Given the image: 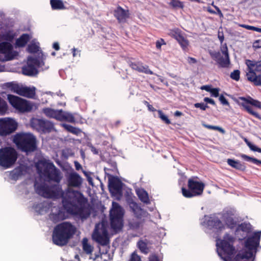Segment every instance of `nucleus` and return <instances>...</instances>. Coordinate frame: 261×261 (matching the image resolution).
<instances>
[{
  "instance_id": "nucleus-11",
  "label": "nucleus",
  "mask_w": 261,
  "mask_h": 261,
  "mask_svg": "<svg viewBox=\"0 0 261 261\" xmlns=\"http://www.w3.org/2000/svg\"><path fill=\"white\" fill-rule=\"evenodd\" d=\"M8 100L14 108L21 113L30 112L33 108L28 100L17 96L9 94Z\"/></svg>"
},
{
  "instance_id": "nucleus-10",
  "label": "nucleus",
  "mask_w": 261,
  "mask_h": 261,
  "mask_svg": "<svg viewBox=\"0 0 261 261\" xmlns=\"http://www.w3.org/2000/svg\"><path fill=\"white\" fill-rule=\"evenodd\" d=\"M246 64L248 67L247 79L253 82L255 86H261V74L257 75L256 72H261V60L259 61L247 60Z\"/></svg>"
},
{
  "instance_id": "nucleus-48",
  "label": "nucleus",
  "mask_w": 261,
  "mask_h": 261,
  "mask_svg": "<svg viewBox=\"0 0 261 261\" xmlns=\"http://www.w3.org/2000/svg\"><path fill=\"white\" fill-rule=\"evenodd\" d=\"M194 107L196 108H200L201 110L204 111L208 108V106L207 104L204 103H196L194 104Z\"/></svg>"
},
{
  "instance_id": "nucleus-60",
  "label": "nucleus",
  "mask_w": 261,
  "mask_h": 261,
  "mask_svg": "<svg viewBox=\"0 0 261 261\" xmlns=\"http://www.w3.org/2000/svg\"><path fill=\"white\" fill-rule=\"evenodd\" d=\"M218 38L221 42V43H222L224 40V35L223 34V33H222L221 34L220 33V32H219L218 33Z\"/></svg>"
},
{
  "instance_id": "nucleus-5",
  "label": "nucleus",
  "mask_w": 261,
  "mask_h": 261,
  "mask_svg": "<svg viewBox=\"0 0 261 261\" xmlns=\"http://www.w3.org/2000/svg\"><path fill=\"white\" fill-rule=\"evenodd\" d=\"M234 240L232 236L226 233L224 235L222 240L217 242L218 254L225 261L230 260L235 253V248L233 245Z\"/></svg>"
},
{
  "instance_id": "nucleus-51",
  "label": "nucleus",
  "mask_w": 261,
  "mask_h": 261,
  "mask_svg": "<svg viewBox=\"0 0 261 261\" xmlns=\"http://www.w3.org/2000/svg\"><path fill=\"white\" fill-rule=\"evenodd\" d=\"M210 93L211 94V96L217 97L219 96V89L217 88H212Z\"/></svg>"
},
{
  "instance_id": "nucleus-56",
  "label": "nucleus",
  "mask_w": 261,
  "mask_h": 261,
  "mask_svg": "<svg viewBox=\"0 0 261 261\" xmlns=\"http://www.w3.org/2000/svg\"><path fill=\"white\" fill-rule=\"evenodd\" d=\"M212 89V88L211 85H204L201 87V90H204L209 92H211Z\"/></svg>"
},
{
  "instance_id": "nucleus-32",
  "label": "nucleus",
  "mask_w": 261,
  "mask_h": 261,
  "mask_svg": "<svg viewBox=\"0 0 261 261\" xmlns=\"http://www.w3.org/2000/svg\"><path fill=\"white\" fill-rule=\"evenodd\" d=\"M169 35L172 38L176 39L177 41L184 37L182 31L178 28L171 30Z\"/></svg>"
},
{
  "instance_id": "nucleus-2",
  "label": "nucleus",
  "mask_w": 261,
  "mask_h": 261,
  "mask_svg": "<svg viewBox=\"0 0 261 261\" xmlns=\"http://www.w3.org/2000/svg\"><path fill=\"white\" fill-rule=\"evenodd\" d=\"M75 232L76 228L71 223L62 222L54 227L52 234L53 242L59 246L66 245Z\"/></svg>"
},
{
  "instance_id": "nucleus-31",
  "label": "nucleus",
  "mask_w": 261,
  "mask_h": 261,
  "mask_svg": "<svg viewBox=\"0 0 261 261\" xmlns=\"http://www.w3.org/2000/svg\"><path fill=\"white\" fill-rule=\"evenodd\" d=\"M50 4L53 10H63L66 8L61 0H50Z\"/></svg>"
},
{
  "instance_id": "nucleus-53",
  "label": "nucleus",
  "mask_w": 261,
  "mask_h": 261,
  "mask_svg": "<svg viewBox=\"0 0 261 261\" xmlns=\"http://www.w3.org/2000/svg\"><path fill=\"white\" fill-rule=\"evenodd\" d=\"M166 44V43L163 39H160V40L156 41L155 43L156 47L158 49H160L162 45Z\"/></svg>"
},
{
  "instance_id": "nucleus-25",
  "label": "nucleus",
  "mask_w": 261,
  "mask_h": 261,
  "mask_svg": "<svg viewBox=\"0 0 261 261\" xmlns=\"http://www.w3.org/2000/svg\"><path fill=\"white\" fill-rule=\"evenodd\" d=\"M35 90L36 88L34 87L32 88L23 87L20 95L29 98H33L36 94Z\"/></svg>"
},
{
  "instance_id": "nucleus-57",
  "label": "nucleus",
  "mask_w": 261,
  "mask_h": 261,
  "mask_svg": "<svg viewBox=\"0 0 261 261\" xmlns=\"http://www.w3.org/2000/svg\"><path fill=\"white\" fill-rule=\"evenodd\" d=\"M188 62L189 64H195L197 63V60L195 58L189 57L188 58Z\"/></svg>"
},
{
  "instance_id": "nucleus-1",
  "label": "nucleus",
  "mask_w": 261,
  "mask_h": 261,
  "mask_svg": "<svg viewBox=\"0 0 261 261\" xmlns=\"http://www.w3.org/2000/svg\"><path fill=\"white\" fill-rule=\"evenodd\" d=\"M35 186L36 193L44 198H62L63 207H57L56 212H52L49 215V219L53 223H57L66 219V213L78 216L82 219H86L90 216V209L86 205L87 200L80 192L72 190L65 193L59 184H40Z\"/></svg>"
},
{
  "instance_id": "nucleus-33",
  "label": "nucleus",
  "mask_w": 261,
  "mask_h": 261,
  "mask_svg": "<svg viewBox=\"0 0 261 261\" xmlns=\"http://www.w3.org/2000/svg\"><path fill=\"white\" fill-rule=\"evenodd\" d=\"M251 225L249 223H242L239 224L236 228V231L239 232L240 231H242L246 233H249L251 231Z\"/></svg>"
},
{
  "instance_id": "nucleus-36",
  "label": "nucleus",
  "mask_w": 261,
  "mask_h": 261,
  "mask_svg": "<svg viewBox=\"0 0 261 261\" xmlns=\"http://www.w3.org/2000/svg\"><path fill=\"white\" fill-rule=\"evenodd\" d=\"M83 248L87 254L91 253L93 251L92 247L88 243V240L86 238H84L83 240Z\"/></svg>"
},
{
  "instance_id": "nucleus-18",
  "label": "nucleus",
  "mask_w": 261,
  "mask_h": 261,
  "mask_svg": "<svg viewBox=\"0 0 261 261\" xmlns=\"http://www.w3.org/2000/svg\"><path fill=\"white\" fill-rule=\"evenodd\" d=\"M31 125L38 132L44 133L50 132L54 127L53 124L50 121L37 118L32 119Z\"/></svg>"
},
{
  "instance_id": "nucleus-23",
  "label": "nucleus",
  "mask_w": 261,
  "mask_h": 261,
  "mask_svg": "<svg viewBox=\"0 0 261 261\" xmlns=\"http://www.w3.org/2000/svg\"><path fill=\"white\" fill-rule=\"evenodd\" d=\"M67 181L68 186L71 187H80L82 184V178L76 172L71 173Z\"/></svg>"
},
{
  "instance_id": "nucleus-27",
  "label": "nucleus",
  "mask_w": 261,
  "mask_h": 261,
  "mask_svg": "<svg viewBox=\"0 0 261 261\" xmlns=\"http://www.w3.org/2000/svg\"><path fill=\"white\" fill-rule=\"evenodd\" d=\"M59 121H65L70 123H74L75 122L73 115L70 113L64 111L62 110V113L60 114Z\"/></svg>"
},
{
  "instance_id": "nucleus-17",
  "label": "nucleus",
  "mask_w": 261,
  "mask_h": 261,
  "mask_svg": "<svg viewBox=\"0 0 261 261\" xmlns=\"http://www.w3.org/2000/svg\"><path fill=\"white\" fill-rule=\"evenodd\" d=\"M203 223L210 229L215 230L217 231H221L225 229V224L215 215L205 216Z\"/></svg>"
},
{
  "instance_id": "nucleus-28",
  "label": "nucleus",
  "mask_w": 261,
  "mask_h": 261,
  "mask_svg": "<svg viewBox=\"0 0 261 261\" xmlns=\"http://www.w3.org/2000/svg\"><path fill=\"white\" fill-rule=\"evenodd\" d=\"M30 39V36L28 34H23L19 38L16 40L15 44L19 47H24L29 41Z\"/></svg>"
},
{
  "instance_id": "nucleus-4",
  "label": "nucleus",
  "mask_w": 261,
  "mask_h": 261,
  "mask_svg": "<svg viewBox=\"0 0 261 261\" xmlns=\"http://www.w3.org/2000/svg\"><path fill=\"white\" fill-rule=\"evenodd\" d=\"M13 142L19 149L27 153L34 152L37 148L36 138L31 133H17L13 136Z\"/></svg>"
},
{
  "instance_id": "nucleus-46",
  "label": "nucleus",
  "mask_w": 261,
  "mask_h": 261,
  "mask_svg": "<svg viewBox=\"0 0 261 261\" xmlns=\"http://www.w3.org/2000/svg\"><path fill=\"white\" fill-rule=\"evenodd\" d=\"M129 206L132 208L134 214H137L141 210V208L136 202H132L130 203Z\"/></svg>"
},
{
  "instance_id": "nucleus-22",
  "label": "nucleus",
  "mask_w": 261,
  "mask_h": 261,
  "mask_svg": "<svg viewBox=\"0 0 261 261\" xmlns=\"http://www.w3.org/2000/svg\"><path fill=\"white\" fill-rule=\"evenodd\" d=\"M129 66L133 70H136L139 72L144 73L152 75L153 72L149 69L147 65H143L141 62H133L129 63Z\"/></svg>"
},
{
  "instance_id": "nucleus-21",
  "label": "nucleus",
  "mask_w": 261,
  "mask_h": 261,
  "mask_svg": "<svg viewBox=\"0 0 261 261\" xmlns=\"http://www.w3.org/2000/svg\"><path fill=\"white\" fill-rule=\"evenodd\" d=\"M114 15L119 23L125 22L126 19L129 17V11L125 10L118 6L114 11Z\"/></svg>"
},
{
  "instance_id": "nucleus-24",
  "label": "nucleus",
  "mask_w": 261,
  "mask_h": 261,
  "mask_svg": "<svg viewBox=\"0 0 261 261\" xmlns=\"http://www.w3.org/2000/svg\"><path fill=\"white\" fill-rule=\"evenodd\" d=\"M42 112L46 117L54 118L59 121L62 110H55L50 108H45L43 109Z\"/></svg>"
},
{
  "instance_id": "nucleus-7",
  "label": "nucleus",
  "mask_w": 261,
  "mask_h": 261,
  "mask_svg": "<svg viewBox=\"0 0 261 261\" xmlns=\"http://www.w3.org/2000/svg\"><path fill=\"white\" fill-rule=\"evenodd\" d=\"M17 158L18 153L14 148L6 146L0 149V166L4 168L11 167Z\"/></svg>"
},
{
  "instance_id": "nucleus-40",
  "label": "nucleus",
  "mask_w": 261,
  "mask_h": 261,
  "mask_svg": "<svg viewBox=\"0 0 261 261\" xmlns=\"http://www.w3.org/2000/svg\"><path fill=\"white\" fill-rule=\"evenodd\" d=\"M169 4L173 8L183 9L184 7L183 3L179 0H171Z\"/></svg>"
},
{
  "instance_id": "nucleus-16",
  "label": "nucleus",
  "mask_w": 261,
  "mask_h": 261,
  "mask_svg": "<svg viewBox=\"0 0 261 261\" xmlns=\"http://www.w3.org/2000/svg\"><path fill=\"white\" fill-rule=\"evenodd\" d=\"M40 65V60L37 58L29 57L27 64L22 68L23 74L28 76H33L38 73L37 68Z\"/></svg>"
},
{
  "instance_id": "nucleus-59",
  "label": "nucleus",
  "mask_w": 261,
  "mask_h": 261,
  "mask_svg": "<svg viewBox=\"0 0 261 261\" xmlns=\"http://www.w3.org/2000/svg\"><path fill=\"white\" fill-rule=\"evenodd\" d=\"M74 166L76 170H79L82 168L81 165L77 161H74Z\"/></svg>"
},
{
  "instance_id": "nucleus-58",
  "label": "nucleus",
  "mask_w": 261,
  "mask_h": 261,
  "mask_svg": "<svg viewBox=\"0 0 261 261\" xmlns=\"http://www.w3.org/2000/svg\"><path fill=\"white\" fill-rule=\"evenodd\" d=\"M91 150L94 154H98L99 153L98 149H96L95 147L91 145L90 146Z\"/></svg>"
},
{
  "instance_id": "nucleus-34",
  "label": "nucleus",
  "mask_w": 261,
  "mask_h": 261,
  "mask_svg": "<svg viewBox=\"0 0 261 261\" xmlns=\"http://www.w3.org/2000/svg\"><path fill=\"white\" fill-rule=\"evenodd\" d=\"M62 126L66 130L76 135H78L81 132V130L80 128L75 127L69 124H63Z\"/></svg>"
},
{
  "instance_id": "nucleus-19",
  "label": "nucleus",
  "mask_w": 261,
  "mask_h": 261,
  "mask_svg": "<svg viewBox=\"0 0 261 261\" xmlns=\"http://www.w3.org/2000/svg\"><path fill=\"white\" fill-rule=\"evenodd\" d=\"M108 188L112 195L121 194L122 193V183L116 176L109 178Z\"/></svg>"
},
{
  "instance_id": "nucleus-26",
  "label": "nucleus",
  "mask_w": 261,
  "mask_h": 261,
  "mask_svg": "<svg viewBox=\"0 0 261 261\" xmlns=\"http://www.w3.org/2000/svg\"><path fill=\"white\" fill-rule=\"evenodd\" d=\"M227 164L231 167L236 169L244 171L246 170V166L244 164H242L239 161H236L233 159H228L227 160Z\"/></svg>"
},
{
  "instance_id": "nucleus-61",
  "label": "nucleus",
  "mask_w": 261,
  "mask_h": 261,
  "mask_svg": "<svg viewBox=\"0 0 261 261\" xmlns=\"http://www.w3.org/2000/svg\"><path fill=\"white\" fill-rule=\"evenodd\" d=\"M53 48L56 50H59L60 49L59 43L58 42H54L53 44Z\"/></svg>"
},
{
  "instance_id": "nucleus-42",
  "label": "nucleus",
  "mask_w": 261,
  "mask_h": 261,
  "mask_svg": "<svg viewBox=\"0 0 261 261\" xmlns=\"http://www.w3.org/2000/svg\"><path fill=\"white\" fill-rule=\"evenodd\" d=\"M177 42L180 44L181 47L184 50H187L189 44L188 40H187L186 38H185V37H184L181 39L179 40Z\"/></svg>"
},
{
  "instance_id": "nucleus-15",
  "label": "nucleus",
  "mask_w": 261,
  "mask_h": 261,
  "mask_svg": "<svg viewBox=\"0 0 261 261\" xmlns=\"http://www.w3.org/2000/svg\"><path fill=\"white\" fill-rule=\"evenodd\" d=\"M96 224L93 234V238L99 244L102 246H106L109 244V238L106 227L103 224L100 225Z\"/></svg>"
},
{
  "instance_id": "nucleus-14",
  "label": "nucleus",
  "mask_w": 261,
  "mask_h": 261,
  "mask_svg": "<svg viewBox=\"0 0 261 261\" xmlns=\"http://www.w3.org/2000/svg\"><path fill=\"white\" fill-rule=\"evenodd\" d=\"M221 50L224 56H222L219 51H217L211 54V57L215 61H216L219 67H228L230 62L228 48L226 43L222 45Z\"/></svg>"
},
{
  "instance_id": "nucleus-50",
  "label": "nucleus",
  "mask_w": 261,
  "mask_h": 261,
  "mask_svg": "<svg viewBox=\"0 0 261 261\" xmlns=\"http://www.w3.org/2000/svg\"><path fill=\"white\" fill-rule=\"evenodd\" d=\"M219 100L220 102L223 105L227 106H230L228 100L225 98V97L223 95H221L219 96Z\"/></svg>"
},
{
  "instance_id": "nucleus-38",
  "label": "nucleus",
  "mask_w": 261,
  "mask_h": 261,
  "mask_svg": "<svg viewBox=\"0 0 261 261\" xmlns=\"http://www.w3.org/2000/svg\"><path fill=\"white\" fill-rule=\"evenodd\" d=\"M240 156L245 160V161H248V162H251L255 164H261V161L257 160L256 158L250 157L247 155L244 154H241L240 155Z\"/></svg>"
},
{
  "instance_id": "nucleus-63",
  "label": "nucleus",
  "mask_w": 261,
  "mask_h": 261,
  "mask_svg": "<svg viewBox=\"0 0 261 261\" xmlns=\"http://www.w3.org/2000/svg\"><path fill=\"white\" fill-rule=\"evenodd\" d=\"M80 51L78 50L77 49L73 48L72 49V54L73 57L76 56L77 53H80Z\"/></svg>"
},
{
  "instance_id": "nucleus-55",
  "label": "nucleus",
  "mask_w": 261,
  "mask_h": 261,
  "mask_svg": "<svg viewBox=\"0 0 261 261\" xmlns=\"http://www.w3.org/2000/svg\"><path fill=\"white\" fill-rule=\"evenodd\" d=\"M239 25L242 28H245L248 30H252L254 29V26L244 24H240Z\"/></svg>"
},
{
  "instance_id": "nucleus-45",
  "label": "nucleus",
  "mask_w": 261,
  "mask_h": 261,
  "mask_svg": "<svg viewBox=\"0 0 261 261\" xmlns=\"http://www.w3.org/2000/svg\"><path fill=\"white\" fill-rule=\"evenodd\" d=\"M22 174V171L20 169H15L11 173L12 178L14 179H18L21 176Z\"/></svg>"
},
{
  "instance_id": "nucleus-62",
  "label": "nucleus",
  "mask_w": 261,
  "mask_h": 261,
  "mask_svg": "<svg viewBox=\"0 0 261 261\" xmlns=\"http://www.w3.org/2000/svg\"><path fill=\"white\" fill-rule=\"evenodd\" d=\"M147 108H148V109L149 111H151V112H155L156 111V109L151 105H148V106H147Z\"/></svg>"
},
{
  "instance_id": "nucleus-52",
  "label": "nucleus",
  "mask_w": 261,
  "mask_h": 261,
  "mask_svg": "<svg viewBox=\"0 0 261 261\" xmlns=\"http://www.w3.org/2000/svg\"><path fill=\"white\" fill-rule=\"evenodd\" d=\"M253 47L255 50L261 48V39L254 41L253 43Z\"/></svg>"
},
{
  "instance_id": "nucleus-37",
  "label": "nucleus",
  "mask_w": 261,
  "mask_h": 261,
  "mask_svg": "<svg viewBox=\"0 0 261 261\" xmlns=\"http://www.w3.org/2000/svg\"><path fill=\"white\" fill-rule=\"evenodd\" d=\"M137 246L142 252L145 253L148 252V249L147 248V244L146 242L142 240H139L137 243Z\"/></svg>"
},
{
  "instance_id": "nucleus-39",
  "label": "nucleus",
  "mask_w": 261,
  "mask_h": 261,
  "mask_svg": "<svg viewBox=\"0 0 261 261\" xmlns=\"http://www.w3.org/2000/svg\"><path fill=\"white\" fill-rule=\"evenodd\" d=\"M202 126L206 128L209 129L218 130L222 134H224L225 133V131L223 128H222L221 127L218 126H214V125H209V124H205V123H202Z\"/></svg>"
},
{
  "instance_id": "nucleus-49",
  "label": "nucleus",
  "mask_w": 261,
  "mask_h": 261,
  "mask_svg": "<svg viewBox=\"0 0 261 261\" xmlns=\"http://www.w3.org/2000/svg\"><path fill=\"white\" fill-rule=\"evenodd\" d=\"M129 261H141V257L135 252H133Z\"/></svg>"
},
{
  "instance_id": "nucleus-35",
  "label": "nucleus",
  "mask_w": 261,
  "mask_h": 261,
  "mask_svg": "<svg viewBox=\"0 0 261 261\" xmlns=\"http://www.w3.org/2000/svg\"><path fill=\"white\" fill-rule=\"evenodd\" d=\"M225 224L227 227L230 229L234 228L237 225V222L231 217H227L225 219Z\"/></svg>"
},
{
  "instance_id": "nucleus-13",
  "label": "nucleus",
  "mask_w": 261,
  "mask_h": 261,
  "mask_svg": "<svg viewBox=\"0 0 261 261\" xmlns=\"http://www.w3.org/2000/svg\"><path fill=\"white\" fill-rule=\"evenodd\" d=\"M43 175L47 181H53L58 184L62 178L60 170L53 163L47 164L43 169Z\"/></svg>"
},
{
  "instance_id": "nucleus-20",
  "label": "nucleus",
  "mask_w": 261,
  "mask_h": 261,
  "mask_svg": "<svg viewBox=\"0 0 261 261\" xmlns=\"http://www.w3.org/2000/svg\"><path fill=\"white\" fill-rule=\"evenodd\" d=\"M12 45L8 42L0 43V53L5 54L7 61H10L14 59L16 52L13 51Z\"/></svg>"
},
{
  "instance_id": "nucleus-12",
  "label": "nucleus",
  "mask_w": 261,
  "mask_h": 261,
  "mask_svg": "<svg viewBox=\"0 0 261 261\" xmlns=\"http://www.w3.org/2000/svg\"><path fill=\"white\" fill-rule=\"evenodd\" d=\"M17 126V123L12 118H0V136L6 137L12 134L16 130Z\"/></svg>"
},
{
  "instance_id": "nucleus-41",
  "label": "nucleus",
  "mask_w": 261,
  "mask_h": 261,
  "mask_svg": "<svg viewBox=\"0 0 261 261\" xmlns=\"http://www.w3.org/2000/svg\"><path fill=\"white\" fill-rule=\"evenodd\" d=\"M244 141L251 150H252L253 151H257L259 153H261V148H259V147L256 146L255 145H253V144H252L246 138H244Z\"/></svg>"
},
{
  "instance_id": "nucleus-29",
  "label": "nucleus",
  "mask_w": 261,
  "mask_h": 261,
  "mask_svg": "<svg viewBox=\"0 0 261 261\" xmlns=\"http://www.w3.org/2000/svg\"><path fill=\"white\" fill-rule=\"evenodd\" d=\"M137 194L139 199L143 203L146 204L150 203L148 194L144 189H141L137 190Z\"/></svg>"
},
{
  "instance_id": "nucleus-3",
  "label": "nucleus",
  "mask_w": 261,
  "mask_h": 261,
  "mask_svg": "<svg viewBox=\"0 0 261 261\" xmlns=\"http://www.w3.org/2000/svg\"><path fill=\"white\" fill-rule=\"evenodd\" d=\"M260 234L261 231L256 232L248 238L245 242L246 249L238 253L232 261H253V253L256 252L259 244Z\"/></svg>"
},
{
  "instance_id": "nucleus-8",
  "label": "nucleus",
  "mask_w": 261,
  "mask_h": 261,
  "mask_svg": "<svg viewBox=\"0 0 261 261\" xmlns=\"http://www.w3.org/2000/svg\"><path fill=\"white\" fill-rule=\"evenodd\" d=\"M235 101L241 107H242L243 110L246 111L249 114L254 116L255 118L261 119L260 115L254 111L251 106L254 108L261 110V102L258 100L254 99L250 96L247 97L241 96L235 100Z\"/></svg>"
},
{
  "instance_id": "nucleus-47",
  "label": "nucleus",
  "mask_w": 261,
  "mask_h": 261,
  "mask_svg": "<svg viewBox=\"0 0 261 261\" xmlns=\"http://www.w3.org/2000/svg\"><path fill=\"white\" fill-rule=\"evenodd\" d=\"M240 71L239 70H234L230 73V77L232 80L238 81L240 80Z\"/></svg>"
},
{
  "instance_id": "nucleus-30",
  "label": "nucleus",
  "mask_w": 261,
  "mask_h": 261,
  "mask_svg": "<svg viewBox=\"0 0 261 261\" xmlns=\"http://www.w3.org/2000/svg\"><path fill=\"white\" fill-rule=\"evenodd\" d=\"M7 87L10 89L12 92L20 95L22 86H20L18 84H15L13 83H8L6 84Z\"/></svg>"
},
{
  "instance_id": "nucleus-54",
  "label": "nucleus",
  "mask_w": 261,
  "mask_h": 261,
  "mask_svg": "<svg viewBox=\"0 0 261 261\" xmlns=\"http://www.w3.org/2000/svg\"><path fill=\"white\" fill-rule=\"evenodd\" d=\"M203 100L204 102L210 103L213 106H216V105L215 101L213 99L209 97L204 98Z\"/></svg>"
},
{
  "instance_id": "nucleus-9",
  "label": "nucleus",
  "mask_w": 261,
  "mask_h": 261,
  "mask_svg": "<svg viewBox=\"0 0 261 261\" xmlns=\"http://www.w3.org/2000/svg\"><path fill=\"white\" fill-rule=\"evenodd\" d=\"M194 178H197V177H193L188 179L189 190L184 187L181 188L182 195L186 198L200 195L203 192L204 184L201 181L195 180Z\"/></svg>"
},
{
  "instance_id": "nucleus-43",
  "label": "nucleus",
  "mask_w": 261,
  "mask_h": 261,
  "mask_svg": "<svg viewBox=\"0 0 261 261\" xmlns=\"http://www.w3.org/2000/svg\"><path fill=\"white\" fill-rule=\"evenodd\" d=\"M27 50L30 53H36L39 50V47L35 43H31L28 45Z\"/></svg>"
},
{
  "instance_id": "nucleus-44",
  "label": "nucleus",
  "mask_w": 261,
  "mask_h": 261,
  "mask_svg": "<svg viewBox=\"0 0 261 261\" xmlns=\"http://www.w3.org/2000/svg\"><path fill=\"white\" fill-rule=\"evenodd\" d=\"M158 113L159 114V117L166 124H169L171 123L170 120L168 119V117L163 113L162 111L160 110H158Z\"/></svg>"
},
{
  "instance_id": "nucleus-64",
  "label": "nucleus",
  "mask_w": 261,
  "mask_h": 261,
  "mask_svg": "<svg viewBox=\"0 0 261 261\" xmlns=\"http://www.w3.org/2000/svg\"><path fill=\"white\" fill-rule=\"evenodd\" d=\"M149 261H159V258L156 256H153L149 258Z\"/></svg>"
},
{
  "instance_id": "nucleus-6",
  "label": "nucleus",
  "mask_w": 261,
  "mask_h": 261,
  "mask_svg": "<svg viewBox=\"0 0 261 261\" xmlns=\"http://www.w3.org/2000/svg\"><path fill=\"white\" fill-rule=\"evenodd\" d=\"M124 214V210L119 203L113 202L110 211V221L111 227L115 231H119L122 228Z\"/></svg>"
}]
</instances>
